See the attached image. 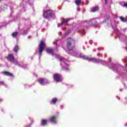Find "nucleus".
<instances>
[{
    "instance_id": "obj_1",
    "label": "nucleus",
    "mask_w": 127,
    "mask_h": 127,
    "mask_svg": "<svg viewBox=\"0 0 127 127\" xmlns=\"http://www.w3.org/2000/svg\"><path fill=\"white\" fill-rule=\"evenodd\" d=\"M72 56H75L76 57H79V58H82V59H86L88 61H92L94 63L99 64L100 63V59H96L95 58H90L86 56L83 55H80L78 56V52L75 51L72 54Z\"/></svg>"
},
{
    "instance_id": "obj_2",
    "label": "nucleus",
    "mask_w": 127,
    "mask_h": 127,
    "mask_svg": "<svg viewBox=\"0 0 127 127\" xmlns=\"http://www.w3.org/2000/svg\"><path fill=\"white\" fill-rule=\"evenodd\" d=\"M54 12L52 10L43 11V16L45 18H51L54 16Z\"/></svg>"
},
{
    "instance_id": "obj_3",
    "label": "nucleus",
    "mask_w": 127,
    "mask_h": 127,
    "mask_svg": "<svg viewBox=\"0 0 127 127\" xmlns=\"http://www.w3.org/2000/svg\"><path fill=\"white\" fill-rule=\"evenodd\" d=\"M75 47V41L71 38L67 39V48L68 50H73Z\"/></svg>"
},
{
    "instance_id": "obj_4",
    "label": "nucleus",
    "mask_w": 127,
    "mask_h": 127,
    "mask_svg": "<svg viewBox=\"0 0 127 127\" xmlns=\"http://www.w3.org/2000/svg\"><path fill=\"white\" fill-rule=\"evenodd\" d=\"M85 22H86L88 25H92L94 27H98L99 25L98 23H97V21H96V19H91L89 22L87 21H85Z\"/></svg>"
},
{
    "instance_id": "obj_5",
    "label": "nucleus",
    "mask_w": 127,
    "mask_h": 127,
    "mask_svg": "<svg viewBox=\"0 0 127 127\" xmlns=\"http://www.w3.org/2000/svg\"><path fill=\"white\" fill-rule=\"evenodd\" d=\"M44 48H45V43H44V42L43 41H41V42L39 45V53L41 55L42 54V52H43Z\"/></svg>"
},
{
    "instance_id": "obj_6",
    "label": "nucleus",
    "mask_w": 127,
    "mask_h": 127,
    "mask_svg": "<svg viewBox=\"0 0 127 127\" xmlns=\"http://www.w3.org/2000/svg\"><path fill=\"white\" fill-rule=\"evenodd\" d=\"M53 77L54 79L57 82V83H59V82H61V81H62V76L60 74H54Z\"/></svg>"
},
{
    "instance_id": "obj_7",
    "label": "nucleus",
    "mask_w": 127,
    "mask_h": 127,
    "mask_svg": "<svg viewBox=\"0 0 127 127\" xmlns=\"http://www.w3.org/2000/svg\"><path fill=\"white\" fill-rule=\"evenodd\" d=\"M38 82L42 86L46 85V84H49V81L46 78H39Z\"/></svg>"
},
{
    "instance_id": "obj_8",
    "label": "nucleus",
    "mask_w": 127,
    "mask_h": 127,
    "mask_svg": "<svg viewBox=\"0 0 127 127\" xmlns=\"http://www.w3.org/2000/svg\"><path fill=\"white\" fill-rule=\"evenodd\" d=\"M109 67L111 69H112L115 72H118V64H111V65H109Z\"/></svg>"
},
{
    "instance_id": "obj_9",
    "label": "nucleus",
    "mask_w": 127,
    "mask_h": 127,
    "mask_svg": "<svg viewBox=\"0 0 127 127\" xmlns=\"http://www.w3.org/2000/svg\"><path fill=\"white\" fill-rule=\"evenodd\" d=\"M63 20H62L61 23H59L58 24V27H60L61 25H63L64 23H67L68 21H70V19H62Z\"/></svg>"
},
{
    "instance_id": "obj_10",
    "label": "nucleus",
    "mask_w": 127,
    "mask_h": 127,
    "mask_svg": "<svg viewBox=\"0 0 127 127\" xmlns=\"http://www.w3.org/2000/svg\"><path fill=\"white\" fill-rule=\"evenodd\" d=\"M118 36L119 37V39L121 41H124V39H127V36L122 33L118 34Z\"/></svg>"
},
{
    "instance_id": "obj_11",
    "label": "nucleus",
    "mask_w": 127,
    "mask_h": 127,
    "mask_svg": "<svg viewBox=\"0 0 127 127\" xmlns=\"http://www.w3.org/2000/svg\"><path fill=\"white\" fill-rule=\"evenodd\" d=\"M7 59L10 62H13L14 61V57H13V55H9L7 57Z\"/></svg>"
},
{
    "instance_id": "obj_12",
    "label": "nucleus",
    "mask_w": 127,
    "mask_h": 127,
    "mask_svg": "<svg viewBox=\"0 0 127 127\" xmlns=\"http://www.w3.org/2000/svg\"><path fill=\"white\" fill-rule=\"evenodd\" d=\"M59 60L60 62H64V64H65L66 65H68V64H66L68 62V60L65 59V58H63V57H60Z\"/></svg>"
},
{
    "instance_id": "obj_13",
    "label": "nucleus",
    "mask_w": 127,
    "mask_h": 127,
    "mask_svg": "<svg viewBox=\"0 0 127 127\" xmlns=\"http://www.w3.org/2000/svg\"><path fill=\"white\" fill-rule=\"evenodd\" d=\"M2 74L5 75V76H8L9 77H13V74L8 72V71H3Z\"/></svg>"
},
{
    "instance_id": "obj_14",
    "label": "nucleus",
    "mask_w": 127,
    "mask_h": 127,
    "mask_svg": "<svg viewBox=\"0 0 127 127\" xmlns=\"http://www.w3.org/2000/svg\"><path fill=\"white\" fill-rule=\"evenodd\" d=\"M99 10V7L98 6H96L91 9V12H96V11H98Z\"/></svg>"
},
{
    "instance_id": "obj_15",
    "label": "nucleus",
    "mask_w": 127,
    "mask_h": 127,
    "mask_svg": "<svg viewBox=\"0 0 127 127\" xmlns=\"http://www.w3.org/2000/svg\"><path fill=\"white\" fill-rule=\"evenodd\" d=\"M50 121L51 123H53L54 124H56L57 122L56 120V117H52L50 118Z\"/></svg>"
},
{
    "instance_id": "obj_16",
    "label": "nucleus",
    "mask_w": 127,
    "mask_h": 127,
    "mask_svg": "<svg viewBox=\"0 0 127 127\" xmlns=\"http://www.w3.org/2000/svg\"><path fill=\"white\" fill-rule=\"evenodd\" d=\"M12 63H13V64H15V65H17L19 67H22V65L19 64V63H18V62L15 60H14V61L12 62Z\"/></svg>"
},
{
    "instance_id": "obj_17",
    "label": "nucleus",
    "mask_w": 127,
    "mask_h": 127,
    "mask_svg": "<svg viewBox=\"0 0 127 127\" xmlns=\"http://www.w3.org/2000/svg\"><path fill=\"white\" fill-rule=\"evenodd\" d=\"M99 63H101L102 65H108V62L102 60H99Z\"/></svg>"
},
{
    "instance_id": "obj_18",
    "label": "nucleus",
    "mask_w": 127,
    "mask_h": 127,
    "mask_svg": "<svg viewBox=\"0 0 127 127\" xmlns=\"http://www.w3.org/2000/svg\"><path fill=\"white\" fill-rule=\"evenodd\" d=\"M46 52L48 53V54H52L53 55V51L51 49H47Z\"/></svg>"
},
{
    "instance_id": "obj_19",
    "label": "nucleus",
    "mask_w": 127,
    "mask_h": 127,
    "mask_svg": "<svg viewBox=\"0 0 127 127\" xmlns=\"http://www.w3.org/2000/svg\"><path fill=\"white\" fill-rule=\"evenodd\" d=\"M56 102H57V98H53L52 101H50V104H56Z\"/></svg>"
},
{
    "instance_id": "obj_20",
    "label": "nucleus",
    "mask_w": 127,
    "mask_h": 127,
    "mask_svg": "<svg viewBox=\"0 0 127 127\" xmlns=\"http://www.w3.org/2000/svg\"><path fill=\"white\" fill-rule=\"evenodd\" d=\"M0 8H1V10H5V9H7V5H3L0 6Z\"/></svg>"
},
{
    "instance_id": "obj_21",
    "label": "nucleus",
    "mask_w": 127,
    "mask_h": 127,
    "mask_svg": "<svg viewBox=\"0 0 127 127\" xmlns=\"http://www.w3.org/2000/svg\"><path fill=\"white\" fill-rule=\"evenodd\" d=\"M120 19L123 22H127V18H124L123 17L121 16L120 17Z\"/></svg>"
},
{
    "instance_id": "obj_22",
    "label": "nucleus",
    "mask_w": 127,
    "mask_h": 127,
    "mask_svg": "<svg viewBox=\"0 0 127 127\" xmlns=\"http://www.w3.org/2000/svg\"><path fill=\"white\" fill-rule=\"evenodd\" d=\"M42 126H46L47 125V120H42L41 122Z\"/></svg>"
},
{
    "instance_id": "obj_23",
    "label": "nucleus",
    "mask_w": 127,
    "mask_h": 127,
    "mask_svg": "<svg viewBox=\"0 0 127 127\" xmlns=\"http://www.w3.org/2000/svg\"><path fill=\"white\" fill-rule=\"evenodd\" d=\"M19 49V47L18 46L16 45L14 48V51L15 52V53H17L18 52V50Z\"/></svg>"
},
{
    "instance_id": "obj_24",
    "label": "nucleus",
    "mask_w": 127,
    "mask_h": 127,
    "mask_svg": "<svg viewBox=\"0 0 127 127\" xmlns=\"http://www.w3.org/2000/svg\"><path fill=\"white\" fill-rule=\"evenodd\" d=\"M17 35H18V32H13L12 34V37H14V38L16 37L17 36Z\"/></svg>"
},
{
    "instance_id": "obj_25",
    "label": "nucleus",
    "mask_w": 127,
    "mask_h": 127,
    "mask_svg": "<svg viewBox=\"0 0 127 127\" xmlns=\"http://www.w3.org/2000/svg\"><path fill=\"white\" fill-rule=\"evenodd\" d=\"M28 32V30L26 29L23 31V32L22 33V35H26Z\"/></svg>"
},
{
    "instance_id": "obj_26",
    "label": "nucleus",
    "mask_w": 127,
    "mask_h": 127,
    "mask_svg": "<svg viewBox=\"0 0 127 127\" xmlns=\"http://www.w3.org/2000/svg\"><path fill=\"white\" fill-rule=\"evenodd\" d=\"M81 0H75V3L77 5H79L81 3Z\"/></svg>"
},
{
    "instance_id": "obj_27",
    "label": "nucleus",
    "mask_w": 127,
    "mask_h": 127,
    "mask_svg": "<svg viewBox=\"0 0 127 127\" xmlns=\"http://www.w3.org/2000/svg\"><path fill=\"white\" fill-rule=\"evenodd\" d=\"M62 68L63 70H64V71H69V68H68V67L65 68V67H64L63 66H62Z\"/></svg>"
},
{
    "instance_id": "obj_28",
    "label": "nucleus",
    "mask_w": 127,
    "mask_h": 127,
    "mask_svg": "<svg viewBox=\"0 0 127 127\" xmlns=\"http://www.w3.org/2000/svg\"><path fill=\"white\" fill-rule=\"evenodd\" d=\"M80 33H82L83 35L85 34V30H82V31H80Z\"/></svg>"
},
{
    "instance_id": "obj_29",
    "label": "nucleus",
    "mask_w": 127,
    "mask_h": 127,
    "mask_svg": "<svg viewBox=\"0 0 127 127\" xmlns=\"http://www.w3.org/2000/svg\"><path fill=\"white\" fill-rule=\"evenodd\" d=\"M21 66H22V67H21V68H26V67H27V65H26V64H24Z\"/></svg>"
},
{
    "instance_id": "obj_30",
    "label": "nucleus",
    "mask_w": 127,
    "mask_h": 127,
    "mask_svg": "<svg viewBox=\"0 0 127 127\" xmlns=\"http://www.w3.org/2000/svg\"><path fill=\"white\" fill-rule=\"evenodd\" d=\"M98 51H101V50H104V48H98Z\"/></svg>"
},
{
    "instance_id": "obj_31",
    "label": "nucleus",
    "mask_w": 127,
    "mask_h": 127,
    "mask_svg": "<svg viewBox=\"0 0 127 127\" xmlns=\"http://www.w3.org/2000/svg\"><path fill=\"white\" fill-rule=\"evenodd\" d=\"M97 56L98 57L101 56V57H103V54L98 53L97 54Z\"/></svg>"
},
{
    "instance_id": "obj_32",
    "label": "nucleus",
    "mask_w": 127,
    "mask_h": 127,
    "mask_svg": "<svg viewBox=\"0 0 127 127\" xmlns=\"http://www.w3.org/2000/svg\"><path fill=\"white\" fill-rule=\"evenodd\" d=\"M114 31H115L116 33H118V32H119V30L118 29H114Z\"/></svg>"
},
{
    "instance_id": "obj_33",
    "label": "nucleus",
    "mask_w": 127,
    "mask_h": 127,
    "mask_svg": "<svg viewBox=\"0 0 127 127\" xmlns=\"http://www.w3.org/2000/svg\"><path fill=\"white\" fill-rule=\"evenodd\" d=\"M0 85H4V82H3V81H0Z\"/></svg>"
},
{
    "instance_id": "obj_34",
    "label": "nucleus",
    "mask_w": 127,
    "mask_h": 127,
    "mask_svg": "<svg viewBox=\"0 0 127 127\" xmlns=\"http://www.w3.org/2000/svg\"><path fill=\"white\" fill-rule=\"evenodd\" d=\"M124 6H125V7H127V3H124Z\"/></svg>"
},
{
    "instance_id": "obj_35",
    "label": "nucleus",
    "mask_w": 127,
    "mask_h": 127,
    "mask_svg": "<svg viewBox=\"0 0 127 127\" xmlns=\"http://www.w3.org/2000/svg\"><path fill=\"white\" fill-rule=\"evenodd\" d=\"M69 33H70V31L67 32L65 33V35H68V34H69Z\"/></svg>"
},
{
    "instance_id": "obj_36",
    "label": "nucleus",
    "mask_w": 127,
    "mask_h": 127,
    "mask_svg": "<svg viewBox=\"0 0 127 127\" xmlns=\"http://www.w3.org/2000/svg\"><path fill=\"white\" fill-rule=\"evenodd\" d=\"M105 4H107L108 3V0H105Z\"/></svg>"
},
{
    "instance_id": "obj_37",
    "label": "nucleus",
    "mask_w": 127,
    "mask_h": 127,
    "mask_svg": "<svg viewBox=\"0 0 127 127\" xmlns=\"http://www.w3.org/2000/svg\"><path fill=\"white\" fill-rule=\"evenodd\" d=\"M77 11H80L81 10V9L80 8H77Z\"/></svg>"
},
{
    "instance_id": "obj_38",
    "label": "nucleus",
    "mask_w": 127,
    "mask_h": 127,
    "mask_svg": "<svg viewBox=\"0 0 127 127\" xmlns=\"http://www.w3.org/2000/svg\"><path fill=\"white\" fill-rule=\"evenodd\" d=\"M57 43V41H55L53 42V44H56Z\"/></svg>"
},
{
    "instance_id": "obj_39",
    "label": "nucleus",
    "mask_w": 127,
    "mask_h": 127,
    "mask_svg": "<svg viewBox=\"0 0 127 127\" xmlns=\"http://www.w3.org/2000/svg\"><path fill=\"white\" fill-rule=\"evenodd\" d=\"M108 61L110 62L111 61H112V59L111 58H109V60H108Z\"/></svg>"
},
{
    "instance_id": "obj_40",
    "label": "nucleus",
    "mask_w": 127,
    "mask_h": 127,
    "mask_svg": "<svg viewBox=\"0 0 127 127\" xmlns=\"http://www.w3.org/2000/svg\"><path fill=\"white\" fill-rule=\"evenodd\" d=\"M89 43H90V44H92V43H93V41H89Z\"/></svg>"
},
{
    "instance_id": "obj_41",
    "label": "nucleus",
    "mask_w": 127,
    "mask_h": 127,
    "mask_svg": "<svg viewBox=\"0 0 127 127\" xmlns=\"http://www.w3.org/2000/svg\"><path fill=\"white\" fill-rule=\"evenodd\" d=\"M59 35H61V34H62V33L61 32H60L59 33Z\"/></svg>"
},
{
    "instance_id": "obj_42",
    "label": "nucleus",
    "mask_w": 127,
    "mask_h": 127,
    "mask_svg": "<svg viewBox=\"0 0 127 127\" xmlns=\"http://www.w3.org/2000/svg\"><path fill=\"white\" fill-rule=\"evenodd\" d=\"M28 39H29L31 38V36H28Z\"/></svg>"
},
{
    "instance_id": "obj_43",
    "label": "nucleus",
    "mask_w": 127,
    "mask_h": 127,
    "mask_svg": "<svg viewBox=\"0 0 127 127\" xmlns=\"http://www.w3.org/2000/svg\"><path fill=\"white\" fill-rule=\"evenodd\" d=\"M104 57H105V58H107V54L104 55Z\"/></svg>"
},
{
    "instance_id": "obj_44",
    "label": "nucleus",
    "mask_w": 127,
    "mask_h": 127,
    "mask_svg": "<svg viewBox=\"0 0 127 127\" xmlns=\"http://www.w3.org/2000/svg\"><path fill=\"white\" fill-rule=\"evenodd\" d=\"M116 97H117L119 100H121V98H120L119 97L117 96Z\"/></svg>"
},
{
    "instance_id": "obj_45",
    "label": "nucleus",
    "mask_w": 127,
    "mask_h": 127,
    "mask_svg": "<svg viewBox=\"0 0 127 127\" xmlns=\"http://www.w3.org/2000/svg\"><path fill=\"white\" fill-rule=\"evenodd\" d=\"M86 1H87L86 4H88L89 3V1L88 0H86Z\"/></svg>"
},
{
    "instance_id": "obj_46",
    "label": "nucleus",
    "mask_w": 127,
    "mask_h": 127,
    "mask_svg": "<svg viewBox=\"0 0 127 127\" xmlns=\"http://www.w3.org/2000/svg\"><path fill=\"white\" fill-rule=\"evenodd\" d=\"M0 102H2V99H0Z\"/></svg>"
},
{
    "instance_id": "obj_47",
    "label": "nucleus",
    "mask_w": 127,
    "mask_h": 127,
    "mask_svg": "<svg viewBox=\"0 0 127 127\" xmlns=\"http://www.w3.org/2000/svg\"><path fill=\"white\" fill-rule=\"evenodd\" d=\"M120 92H122V91H123V89H121L120 90Z\"/></svg>"
},
{
    "instance_id": "obj_48",
    "label": "nucleus",
    "mask_w": 127,
    "mask_h": 127,
    "mask_svg": "<svg viewBox=\"0 0 127 127\" xmlns=\"http://www.w3.org/2000/svg\"><path fill=\"white\" fill-rule=\"evenodd\" d=\"M61 109H63V106H61Z\"/></svg>"
},
{
    "instance_id": "obj_49",
    "label": "nucleus",
    "mask_w": 127,
    "mask_h": 127,
    "mask_svg": "<svg viewBox=\"0 0 127 127\" xmlns=\"http://www.w3.org/2000/svg\"><path fill=\"white\" fill-rule=\"evenodd\" d=\"M83 49H84V50H85V47H83Z\"/></svg>"
},
{
    "instance_id": "obj_50",
    "label": "nucleus",
    "mask_w": 127,
    "mask_h": 127,
    "mask_svg": "<svg viewBox=\"0 0 127 127\" xmlns=\"http://www.w3.org/2000/svg\"><path fill=\"white\" fill-rule=\"evenodd\" d=\"M63 29L64 30V29H65V28H63Z\"/></svg>"
},
{
    "instance_id": "obj_51",
    "label": "nucleus",
    "mask_w": 127,
    "mask_h": 127,
    "mask_svg": "<svg viewBox=\"0 0 127 127\" xmlns=\"http://www.w3.org/2000/svg\"><path fill=\"white\" fill-rule=\"evenodd\" d=\"M126 126L127 127V124H126Z\"/></svg>"
},
{
    "instance_id": "obj_52",
    "label": "nucleus",
    "mask_w": 127,
    "mask_h": 127,
    "mask_svg": "<svg viewBox=\"0 0 127 127\" xmlns=\"http://www.w3.org/2000/svg\"><path fill=\"white\" fill-rule=\"evenodd\" d=\"M10 9H11H11H12V8L11 7H10Z\"/></svg>"
},
{
    "instance_id": "obj_53",
    "label": "nucleus",
    "mask_w": 127,
    "mask_h": 127,
    "mask_svg": "<svg viewBox=\"0 0 127 127\" xmlns=\"http://www.w3.org/2000/svg\"><path fill=\"white\" fill-rule=\"evenodd\" d=\"M1 0H0V2H1Z\"/></svg>"
},
{
    "instance_id": "obj_54",
    "label": "nucleus",
    "mask_w": 127,
    "mask_h": 127,
    "mask_svg": "<svg viewBox=\"0 0 127 127\" xmlns=\"http://www.w3.org/2000/svg\"><path fill=\"white\" fill-rule=\"evenodd\" d=\"M95 45H97V43H95Z\"/></svg>"
},
{
    "instance_id": "obj_55",
    "label": "nucleus",
    "mask_w": 127,
    "mask_h": 127,
    "mask_svg": "<svg viewBox=\"0 0 127 127\" xmlns=\"http://www.w3.org/2000/svg\"><path fill=\"white\" fill-rule=\"evenodd\" d=\"M61 65H62V64L61 63Z\"/></svg>"
}]
</instances>
